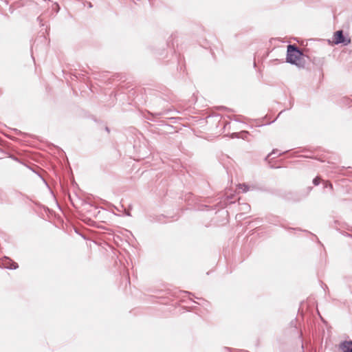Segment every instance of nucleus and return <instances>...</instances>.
Returning a JSON list of instances; mask_svg holds the SVG:
<instances>
[{
	"label": "nucleus",
	"instance_id": "nucleus-1",
	"mask_svg": "<svg viewBox=\"0 0 352 352\" xmlns=\"http://www.w3.org/2000/svg\"><path fill=\"white\" fill-rule=\"evenodd\" d=\"M302 56V53L301 51L294 45H289L287 46V62L291 64H294L296 65H298V61L300 60L301 56Z\"/></svg>",
	"mask_w": 352,
	"mask_h": 352
},
{
	"label": "nucleus",
	"instance_id": "nucleus-2",
	"mask_svg": "<svg viewBox=\"0 0 352 352\" xmlns=\"http://www.w3.org/2000/svg\"><path fill=\"white\" fill-rule=\"evenodd\" d=\"M0 267L6 269L16 270L19 266L16 263L12 261L10 258L5 256L0 261Z\"/></svg>",
	"mask_w": 352,
	"mask_h": 352
},
{
	"label": "nucleus",
	"instance_id": "nucleus-3",
	"mask_svg": "<svg viewBox=\"0 0 352 352\" xmlns=\"http://www.w3.org/2000/svg\"><path fill=\"white\" fill-rule=\"evenodd\" d=\"M334 37H335V41L334 42H335L336 44H340V43H343V44H345V45L347 44V43H346L345 37H344V36L343 34L342 30L337 31L335 33Z\"/></svg>",
	"mask_w": 352,
	"mask_h": 352
},
{
	"label": "nucleus",
	"instance_id": "nucleus-4",
	"mask_svg": "<svg viewBox=\"0 0 352 352\" xmlns=\"http://www.w3.org/2000/svg\"><path fill=\"white\" fill-rule=\"evenodd\" d=\"M340 348L344 352H352V341H344L340 344Z\"/></svg>",
	"mask_w": 352,
	"mask_h": 352
},
{
	"label": "nucleus",
	"instance_id": "nucleus-5",
	"mask_svg": "<svg viewBox=\"0 0 352 352\" xmlns=\"http://www.w3.org/2000/svg\"><path fill=\"white\" fill-rule=\"evenodd\" d=\"M239 189L241 190L243 192H246L250 190V187L245 184H241L239 185Z\"/></svg>",
	"mask_w": 352,
	"mask_h": 352
},
{
	"label": "nucleus",
	"instance_id": "nucleus-6",
	"mask_svg": "<svg viewBox=\"0 0 352 352\" xmlns=\"http://www.w3.org/2000/svg\"><path fill=\"white\" fill-rule=\"evenodd\" d=\"M344 101L346 102V105H349V107L352 106V100H350L349 98H344Z\"/></svg>",
	"mask_w": 352,
	"mask_h": 352
},
{
	"label": "nucleus",
	"instance_id": "nucleus-7",
	"mask_svg": "<svg viewBox=\"0 0 352 352\" xmlns=\"http://www.w3.org/2000/svg\"><path fill=\"white\" fill-rule=\"evenodd\" d=\"M313 184H314L315 186H318V185L320 184V178H319L318 177H315V178L313 179Z\"/></svg>",
	"mask_w": 352,
	"mask_h": 352
},
{
	"label": "nucleus",
	"instance_id": "nucleus-8",
	"mask_svg": "<svg viewBox=\"0 0 352 352\" xmlns=\"http://www.w3.org/2000/svg\"><path fill=\"white\" fill-rule=\"evenodd\" d=\"M250 208V205L248 204H243L241 206V210H249Z\"/></svg>",
	"mask_w": 352,
	"mask_h": 352
},
{
	"label": "nucleus",
	"instance_id": "nucleus-9",
	"mask_svg": "<svg viewBox=\"0 0 352 352\" xmlns=\"http://www.w3.org/2000/svg\"><path fill=\"white\" fill-rule=\"evenodd\" d=\"M324 187H325V188H328V187H329V188H330V189H332V188H333V185H332V184H331V183H330V182H325V184H324Z\"/></svg>",
	"mask_w": 352,
	"mask_h": 352
},
{
	"label": "nucleus",
	"instance_id": "nucleus-10",
	"mask_svg": "<svg viewBox=\"0 0 352 352\" xmlns=\"http://www.w3.org/2000/svg\"><path fill=\"white\" fill-rule=\"evenodd\" d=\"M54 6V8H53V9H56V12H58L60 9L59 5L57 3H55Z\"/></svg>",
	"mask_w": 352,
	"mask_h": 352
},
{
	"label": "nucleus",
	"instance_id": "nucleus-11",
	"mask_svg": "<svg viewBox=\"0 0 352 352\" xmlns=\"http://www.w3.org/2000/svg\"><path fill=\"white\" fill-rule=\"evenodd\" d=\"M277 153H278V150L277 149H274L272 151V152L268 155L267 157H270V155H275V154H277Z\"/></svg>",
	"mask_w": 352,
	"mask_h": 352
},
{
	"label": "nucleus",
	"instance_id": "nucleus-12",
	"mask_svg": "<svg viewBox=\"0 0 352 352\" xmlns=\"http://www.w3.org/2000/svg\"><path fill=\"white\" fill-rule=\"evenodd\" d=\"M37 20H38L40 23H41V21H42V20H41V17H38V18H37Z\"/></svg>",
	"mask_w": 352,
	"mask_h": 352
},
{
	"label": "nucleus",
	"instance_id": "nucleus-13",
	"mask_svg": "<svg viewBox=\"0 0 352 352\" xmlns=\"http://www.w3.org/2000/svg\"><path fill=\"white\" fill-rule=\"evenodd\" d=\"M88 6H89V8H91V6H91V3H89Z\"/></svg>",
	"mask_w": 352,
	"mask_h": 352
},
{
	"label": "nucleus",
	"instance_id": "nucleus-14",
	"mask_svg": "<svg viewBox=\"0 0 352 352\" xmlns=\"http://www.w3.org/2000/svg\"><path fill=\"white\" fill-rule=\"evenodd\" d=\"M106 130H107V131H108V132L109 131V128H108V127H106Z\"/></svg>",
	"mask_w": 352,
	"mask_h": 352
}]
</instances>
